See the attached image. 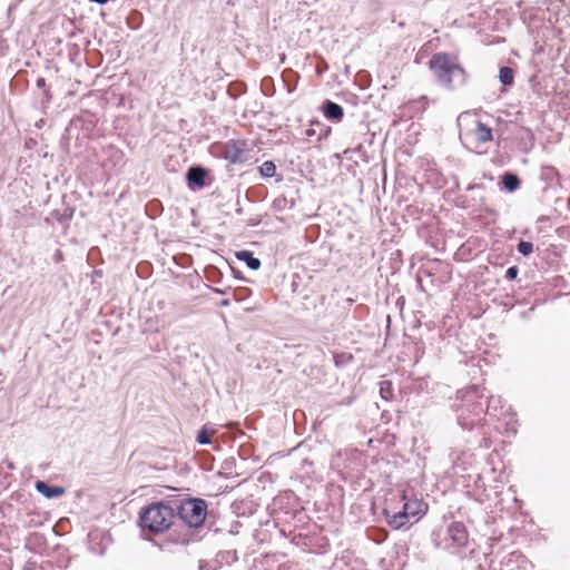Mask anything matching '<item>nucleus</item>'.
<instances>
[{"label":"nucleus","mask_w":570,"mask_h":570,"mask_svg":"<svg viewBox=\"0 0 570 570\" xmlns=\"http://www.w3.org/2000/svg\"><path fill=\"white\" fill-rule=\"evenodd\" d=\"M458 399L461 403L456 405V421L463 430H472L479 425L484 421L482 415L485 413L495 416L494 412L501 403L500 397L488 396L485 389L480 385L459 391Z\"/></svg>","instance_id":"f257e3e1"},{"label":"nucleus","mask_w":570,"mask_h":570,"mask_svg":"<svg viewBox=\"0 0 570 570\" xmlns=\"http://www.w3.org/2000/svg\"><path fill=\"white\" fill-rule=\"evenodd\" d=\"M429 69L438 85L448 90H455L465 86L469 78L458 57L448 52L434 53L429 60Z\"/></svg>","instance_id":"f03ea898"},{"label":"nucleus","mask_w":570,"mask_h":570,"mask_svg":"<svg viewBox=\"0 0 570 570\" xmlns=\"http://www.w3.org/2000/svg\"><path fill=\"white\" fill-rule=\"evenodd\" d=\"M176 515L184 522L187 529L173 532L169 540L175 544L187 546L190 542L191 533L189 529L199 528L204 524L207 515V502L200 498H188L179 502L175 501Z\"/></svg>","instance_id":"7ed1b4c3"},{"label":"nucleus","mask_w":570,"mask_h":570,"mask_svg":"<svg viewBox=\"0 0 570 570\" xmlns=\"http://www.w3.org/2000/svg\"><path fill=\"white\" fill-rule=\"evenodd\" d=\"M175 517V503L157 501L140 510L139 525L151 533H163L173 525Z\"/></svg>","instance_id":"20e7f679"},{"label":"nucleus","mask_w":570,"mask_h":570,"mask_svg":"<svg viewBox=\"0 0 570 570\" xmlns=\"http://www.w3.org/2000/svg\"><path fill=\"white\" fill-rule=\"evenodd\" d=\"M220 156L233 165L245 164L250 159L248 144L242 139H229L222 146Z\"/></svg>","instance_id":"39448f33"},{"label":"nucleus","mask_w":570,"mask_h":570,"mask_svg":"<svg viewBox=\"0 0 570 570\" xmlns=\"http://www.w3.org/2000/svg\"><path fill=\"white\" fill-rule=\"evenodd\" d=\"M446 542L445 549H462L466 547L469 542V532L464 523L460 521H453L448 525L446 529Z\"/></svg>","instance_id":"423d86ee"},{"label":"nucleus","mask_w":570,"mask_h":570,"mask_svg":"<svg viewBox=\"0 0 570 570\" xmlns=\"http://www.w3.org/2000/svg\"><path fill=\"white\" fill-rule=\"evenodd\" d=\"M383 514L385 515L387 524L394 530H400L412 524L404 514L397 511V507L394 505L393 499L387 501L386 507L383 510Z\"/></svg>","instance_id":"0eeeda50"},{"label":"nucleus","mask_w":570,"mask_h":570,"mask_svg":"<svg viewBox=\"0 0 570 570\" xmlns=\"http://www.w3.org/2000/svg\"><path fill=\"white\" fill-rule=\"evenodd\" d=\"M465 139L475 148H479L493 139L492 129L482 121H476L475 128L465 134Z\"/></svg>","instance_id":"6e6552de"},{"label":"nucleus","mask_w":570,"mask_h":570,"mask_svg":"<svg viewBox=\"0 0 570 570\" xmlns=\"http://www.w3.org/2000/svg\"><path fill=\"white\" fill-rule=\"evenodd\" d=\"M404 500L405 508L407 509L411 518H416L415 521L420 519L421 515L425 514L428 510V504L424 503L422 500L409 497L406 491H403L400 494V502Z\"/></svg>","instance_id":"1a4fd4ad"},{"label":"nucleus","mask_w":570,"mask_h":570,"mask_svg":"<svg viewBox=\"0 0 570 570\" xmlns=\"http://www.w3.org/2000/svg\"><path fill=\"white\" fill-rule=\"evenodd\" d=\"M206 176L207 170L204 167L191 166L186 174V180L189 187L203 188L206 185Z\"/></svg>","instance_id":"9d476101"},{"label":"nucleus","mask_w":570,"mask_h":570,"mask_svg":"<svg viewBox=\"0 0 570 570\" xmlns=\"http://www.w3.org/2000/svg\"><path fill=\"white\" fill-rule=\"evenodd\" d=\"M501 566L505 567V570H528V560L519 552L513 551L504 558Z\"/></svg>","instance_id":"9b49d317"},{"label":"nucleus","mask_w":570,"mask_h":570,"mask_svg":"<svg viewBox=\"0 0 570 570\" xmlns=\"http://www.w3.org/2000/svg\"><path fill=\"white\" fill-rule=\"evenodd\" d=\"M322 110L328 120L341 121L344 116L342 106L331 100H325L323 102Z\"/></svg>","instance_id":"f8f14e48"},{"label":"nucleus","mask_w":570,"mask_h":570,"mask_svg":"<svg viewBox=\"0 0 570 570\" xmlns=\"http://www.w3.org/2000/svg\"><path fill=\"white\" fill-rule=\"evenodd\" d=\"M235 256L238 261L244 262L252 271L259 269L262 265L261 261L257 257H254L250 250H238L235 253Z\"/></svg>","instance_id":"ddd939ff"},{"label":"nucleus","mask_w":570,"mask_h":570,"mask_svg":"<svg viewBox=\"0 0 570 570\" xmlns=\"http://www.w3.org/2000/svg\"><path fill=\"white\" fill-rule=\"evenodd\" d=\"M501 184L505 190H508L509 193H513L520 188L521 180L517 174L512 171H505L501 176Z\"/></svg>","instance_id":"4468645a"},{"label":"nucleus","mask_w":570,"mask_h":570,"mask_svg":"<svg viewBox=\"0 0 570 570\" xmlns=\"http://www.w3.org/2000/svg\"><path fill=\"white\" fill-rule=\"evenodd\" d=\"M36 489L39 493L43 494L46 498H57L65 493V489L60 487H50L43 481H37Z\"/></svg>","instance_id":"2eb2a0df"},{"label":"nucleus","mask_w":570,"mask_h":570,"mask_svg":"<svg viewBox=\"0 0 570 570\" xmlns=\"http://www.w3.org/2000/svg\"><path fill=\"white\" fill-rule=\"evenodd\" d=\"M499 79L503 86H512L514 82V72L510 67H501L499 71Z\"/></svg>","instance_id":"dca6fc26"},{"label":"nucleus","mask_w":570,"mask_h":570,"mask_svg":"<svg viewBox=\"0 0 570 570\" xmlns=\"http://www.w3.org/2000/svg\"><path fill=\"white\" fill-rule=\"evenodd\" d=\"M259 174L264 178H272L276 173V165L272 160H266L259 166Z\"/></svg>","instance_id":"f3484780"},{"label":"nucleus","mask_w":570,"mask_h":570,"mask_svg":"<svg viewBox=\"0 0 570 570\" xmlns=\"http://www.w3.org/2000/svg\"><path fill=\"white\" fill-rule=\"evenodd\" d=\"M380 394L382 399L389 401L393 397V387L390 381L380 382Z\"/></svg>","instance_id":"a211bd4d"},{"label":"nucleus","mask_w":570,"mask_h":570,"mask_svg":"<svg viewBox=\"0 0 570 570\" xmlns=\"http://www.w3.org/2000/svg\"><path fill=\"white\" fill-rule=\"evenodd\" d=\"M518 252L523 256H529L533 252V244L531 242L521 240L517 246Z\"/></svg>","instance_id":"6ab92c4d"},{"label":"nucleus","mask_w":570,"mask_h":570,"mask_svg":"<svg viewBox=\"0 0 570 570\" xmlns=\"http://www.w3.org/2000/svg\"><path fill=\"white\" fill-rule=\"evenodd\" d=\"M196 441L202 444V445H206V444H210V435H209V432L208 430L206 429V426H203L198 433H197V438H196Z\"/></svg>","instance_id":"aec40b11"},{"label":"nucleus","mask_w":570,"mask_h":570,"mask_svg":"<svg viewBox=\"0 0 570 570\" xmlns=\"http://www.w3.org/2000/svg\"><path fill=\"white\" fill-rule=\"evenodd\" d=\"M394 500V505L397 507V511H400L402 514H404L409 520H411V515L407 511V509L405 508V502L404 500L402 502H400V497L396 499H393Z\"/></svg>","instance_id":"412c9836"},{"label":"nucleus","mask_w":570,"mask_h":570,"mask_svg":"<svg viewBox=\"0 0 570 570\" xmlns=\"http://www.w3.org/2000/svg\"><path fill=\"white\" fill-rule=\"evenodd\" d=\"M518 274H519V268L517 266H510L505 272L504 278L507 281H513L517 278Z\"/></svg>","instance_id":"4be33fe9"},{"label":"nucleus","mask_w":570,"mask_h":570,"mask_svg":"<svg viewBox=\"0 0 570 570\" xmlns=\"http://www.w3.org/2000/svg\"><path fill=\"white\" fill-rule=\"evenodd\" d=\"M229 305H230V299H228V298L223 299V301L220 302V306L226 307V306H229Z\"/></svg>","instance_id":"5701e85b"},{"label":"nucleus","mask_w":570,"mask_h":570,"mask_svg":"<svg viewBox=\"0 0 570 570\" xmlns=\"http://www.w3.org/2000/svg\"><path fill=\"white\" fill-rule=\"evenodd\" d=\"M90 2H95V3H98V4H105L107 3L109 0H89Z\"/></svg>","instance_id":"b1692460"},{"label":"nucleus","mask_w":570,"mask_h":570,"mask_svg":"<svg viewBox=\"0 0 570 570\" xmlns=\"http://www.w3.org/2000/svg\"><path fill=\"white\" fill-rule=\"evenodd\" d=\"M55 259L56 262H59L61 259V255L59 252L56 254Z\"/></svg>","instance_id":"393cba45"},{"label":"nucleus","mask_w":570,"mask_h":570,"mask_svg":"<svg viewBox=\"0 0 570 570\" xmlns=\"http://www.w3.org/2000/svg\"><path fill=\"white\" fill-rule=\"evenodd\" d=\"M306 134H307V136H311V135H313V130H309V129H308V130L306 131Z\"/></svg>","instance_id":"a878e982"},{"label":"nucleus","mask_w":570,"mask_h":570,"mask_svg":"<svg viewBox=\"0 0 570 570\" xmlns=\"http://www.w3.org/2000/svg\"><path fill=\"white\" fill-rule=\"evenodd\" d=\"M232 272L235 273V276H238V273H236L235 268H232Z\"/></svg>","instance_id":"bb28decb"},{"label":"nucleus","mask_w":570,"mask_h":570,"mask_svg":"<svg viewBox=\"0 0 570 570\" xmlns=\"http://www.w3.org/2000/svg\"><path fill=\"white\" fill-rule=\"evenodd\" d=\"M232 272L235 273V276H238V273H236L235 268H232Z\"/></svg>","instance_id":"cd10ccee"},{"label":"nucleus","mask_w":570,"mask_h":570,"mask_svg":"<svg viewBox=\"0 0 570 570\" xmlns=\"http://www.w3.org/2000/svg\"><path fill=\"white\" fill-rule=\"evenodd\" d=\"M232 272L235 273V276H238V273H236L235 268H232Z\"/></svg>","instance_id":"c85d7f7f"}]
</instances>
